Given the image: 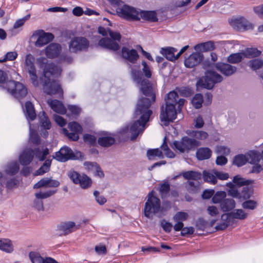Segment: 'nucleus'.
<instances>
[{"instance_id":"obj_1","label":"nucleus","mask_w":263,"mask_h":263,"mask_svg":"<svg viewBox=\"0 0 263 263\" xmlns=\"http://www.w3.org/2000/svg\"><path fill=\"white\" fill-rule=\"evenodd\" d=\"M131 74L133 81L140 85V90L145 97L139 98L136 105L135 114L140 116L139 119L125 125L120 132H143L152 114L150 107L156 101V89L149 80L143 79L140 71L132 69Z\"/></svg>"},{"instance_id":"obj_2","label":"nucleus","mask_w":263,"mask_h":263,"mask_svg":"<svg viewBox=\"0 0 263 263\" xmlns=\"http://www.w3.org/2000/svg\"><path fill=\"white\" fill-rule=\"evenodd\" d=\"M43 73L40 80L42 83L44 91L48 95L58 94L63 96V90L59 82L54 79L61 75L62 69L60 67L52 63H48L47 59L41 58L37 60Z\"/></svg>"},{"instance_id":"obj_3","label":"nucleus","mask_w":263,"mask_h":263,"mask_svg":"<svg viewBox=\"0 0 263 263\" xmlns=\"http://www.w3.org/2000/svg\"><path fill=\"white\" fill-rule=\"evenodd\" d=\"M165 106L161 107L160 118L162 124L167 126L170 122L176 118L177 111L175 106L178 105L179 109L183 105L185 100L179 98L178 94L175 91H170L165 98Z\"/></svg>"},{"instance_id":"obj_4","label":"nucleus","mask_w":263,"mask_h":263,"mask_svg":"<svg viewBox=\"0 0 263 263\" xmlns=\"http://www.w3.org/2000/svg\"><path fill=\"white\" fill-rule=\"evenodd\" d=\"M171 208L170 204L166 208L161 206L160 199L154 195L153 191L149 192L147 196V200L144 208V214L148 218H153L154 215H158L160 217L164 215V212Z\"/></svg>"},{"instance_id":"obj_5","label":"nucleus","mask_w":263,"mask_h":263,"mask_svg":"<svg viewBox=\"0 0 263 263\" xmlns=\"http://www.w3.org/2000/svg\"><path fill=\"white\" fill-rule=\"evenodd\" d=\"M223 78L221 75L213 70H208L205 72L204 77L200 78L197 82L198 87L211 89L215 84L221 82Z\"/></svg>"},{"instance_id":"obj_6","label":"nucleus","mask_w":263,"mask_h":263,"mask_svg":"<svg viewBox=\"0 0 263 263\" xmlns=\"http://www.w3.org/2000/svg\"><path fill=\"white\" fill-rule=\"evenodd\" d=\"M109 35L111 39L108 37L101 39L99 42V45L113 51L118 50L120 48L118 42L120 41V34L118 32L109 31Z\"/></svg>"},{"instance_id":"obj_7","label":"nucleus","mask_w":263,"mask_h":263,"mask_svg":"<svg viewBox=\"0 0 263 263\" xmlns=\"http://www.w3.org/2000/svg\"><path fill=\"white\" fill-rule=\"evenodd\" d=\"M6 88L15 98L20 100L24 98L27 94V89L22 83L14 80H10L6 83Z\"/></svg>"},{"instance_id":"obj_8","label":"nucleus","mask_w":263,"mask_h":263,"mask_svg":"<svg viewBox=\"0 0 263 263\" xmlns=\"http://www.w3.org/2000/svg\"><path fill=\"white\" fill-rule=\"evenodd\" d=\"M199 145L200 142L196 140L184 137L180 141H175L173 148H175L181 153H184L194 149Z\"/></svg>"},{"instance_id":"obj_9","label":"nucleus","mask_w":263,"mask_h":263,"mask_svg":"<svg viewBox=\"0 0 263 263\" xmlns=\"http://www.w3.org/2000/svg\"><path fill=\"white\" fill-rule=\"evenodd\" d=\"M34 58L31 54H28L25 57V67L29 74L32 85L37 87L39 86V81L36 74V69L34 64Z\"/></svg>"},{"instance_id":"obj_10","label":"nucleus","mask_w":263,"mask_h":263,"mask_svg":"<svg viewBox=\"0 0 263 263\" xmlns=\"http://www.w3.org/2000/svg\"><path fill=\"white\" fill-rule=\"evenodd\" d=\"M89 46L88 40L82 36L74 37L69 43V51L73 53L86 51Z\"/></svg>"},{"instance_id":"obj_11","label":"nucleus","mask_w":263,"mask_h":263,"mask_svg":"<svg viewBox=\"0 0 263 263\" xmlns=\"http://www.w3.org/2000/svg\"><path fill=\"white\" fill-rule=\"evenodd\" d=\"M68 176L74 184H79L83 189L89 187L92 184L91 179L85 174H80L74 171H70Z\"/></svg>"},{"instance_id":"obj_12","label":"nucleus","mask_w":263,"mask_h":263,"mask_svg":"<svg viewBox=\"0 0 263 263\" xmlns=\"http://www.w3.org/2000/svg\"><path fill=\"white\" fill-rule=\"evenodd\" d=\"M116 12L119 16L127 20H139L140 19L139 11L134 7L126 5L118 7L116 9Z\"/></svg>"},{"instance_id":"obj_13","label":"nucleus","mask_w":263,"mask_h":263,"mask_svg":"<svg viewBox=\"0 0 263 263\" xmlns=\"http://www.w3.org/2000/svg\"><path fill=\"white\" fill-rule=\"evenodd\" d=\"M32 37H37L35 42L36 47H41L47 44L54 39V35L49 32H45L43 30H37L35 31L32 36Z\"/></svg>"},{"instance_id":"obj_14","label":"nucleus","mask_w":263,"mask_h":263,"mask_svg":"<svg viewBox=\"0 0 263 263\" xmlns=\"http://www.w3.org/2000/svg\"><path fill=\"white\" fill-rule=\"evenodd\" d=\"M53 157L60 162H66L69 159L75 160L78 159L75 156L72 149L66 146L61 147L58 152L55 153Z\"/></svg>"},{"instance_id":"obj_15","label":"nucleus","mask_w":263,"mask_h":263,"mask_svg":"<svg viewBox=\"0 0 263 263\" xmlns=\"http://www.w3.org/2000/svg\"><path fill=\"white\" fill-rule=\"evenodd\" d=\"M231 25L238 30H246L253 29V25L243 17L233 19Z\"/></svg>"},{"instance_id":"obj_16","label":"nucleus","mask_w":263,"mask_h":263,"mask_svg":"<svg viewBox=\"0 0 263 263\" xmlns=\"http://www.w3.org/2000/svg\"><path fill=\"white\" fill-rule=\"evenodd\" d=\"M203 59L202 55L198 52H194L184 60V65L187 68H193L199 64Z\"/></svg>"},{"instance_id":"obj_17","label":"nucleus","mask_w":263,"mask_h":263,"mask_svg":"<svg viewBox=\"0 0 263 263\" xmlns=\"http://www.w3.org/2000/svg\"><path fill=\"white\" fill-rule=\"evenodd\" d=\"M217 70L226 76L232 75L236 71V67L227 63H217L215 65Z\"/></svg>"},{"instance_id":"obj_18","label":"nucleus","mask_w":263,"mask_h":263,"mask_svg":"<svg viewBox=\"0 0 263 263\" xmlns=\"http://www.w3.org/2000/svg\"><path fill=\"white\" fill-rule=\"evenodd\" d=\"M61 50V46L60 44L51 43L46 48L45 53L48 58L53 59L58 57Z\"/></svg>"},{"instance_id":"obj_19","label":"nucleus","mask_w":263,"mask_h":263,"mask_svg":"<svg viewBox=\"0 0 263 263\" xmlns=\"http://www.w3.org/2000/svg\"><path fill=\"white\" fill-rule=\"evenodd\" d=\"M59 230L66 235L73 232L79 229V225H77L73 221H65L58 226Z\"/></svg>"},{"instance_id":"obj_20","label":"nucleus","mask_w":263,"mask_h":263,"mask_svg":"<svg viewBox=\"0 0 263 263\" xmlns=\"http://www.w3.org/2000/svg\"><path fill=\"white\" fill-rule=\"evenodd\" d=\"M122 56L128 61L132 63H135L139 58V55L136 50L128 49L127 47H123L122 48Z\"/></svg>"},{"instance_id":"obj_21","label":"nucleus","mask_w":263,"mask_h":263,"mask_svg":"<svg viewBox=\"0 0 263 263\" xmlns=\"http://www.w3.org/2000/svg\"><path fill=\"white\" fill-rule=\"evenodd\" d=\"M221 222L215 227V229L217 231L224 230L234 223L230 213L222 214L221 216Z\"/></svg>"},{"instance_id":"obj_22","label":"nucleus","mask_w":263,"mask_h":263,"mask_svg":"<svg viewBox=\"0 0 263 263\" xmlns=\"http://www.w3.org/2000/svg\"><path fill=\"white\" fill-rule=\"evenodd\" d=\"M33 158V151L31 149H26L19 157V161L22 165H27L30 163Z\"/></svg>"},{"instance_id":"obj_23","label":"nucleus","mask_w":263,"mask_h":263,"mask_svg":"<svg viewBox=\"0 0 263 263\" xmlns=\"http://www.w3.org/2000/svg\"><path fill=\"white\" fill-rule=\"evenodd\" d=\"M47 103L54 111L60 114H66V109L61 101L58 100L49 99L47 100Z\"/></svg>"},{"instance_id":"obj_24","label":"nucleus","mask_w":263,"mask_h":263,"mask_svg":"<svg viewBox=\"0 0 263 263\" xmlns=\"http://www.w3.org/2000/svg\"><path fill=\"white\" fill-rule=\"evenodd\" d=\"M25 116L28 121H33L36 117L35 109L33 104L27 101L25 103V107L23 108Z\"/></svg>"},{"instance_id":"obj_25","label":"nucleus","mask_w":263,"mask_h":263,"mask_svg":"<svg viewBox=\"0 0 263 263\" xmlns=\"http://www.w3.org/2000/svg\"><path fill=\"white\" fill-rule=\"evenodd\" d=\"M0 250L7 253H12L14 251L12 241L7 238H0Z\"/></svg>"},{"instance_id":"obj_26","label":"nucleus","mask_w":263,"mask_h":263,"mask_svg":"<svg viewBox=\"0 0 263 263\" xmlns=\"http://www.w3.org/2000/svg\"><path fill=\"white\" fill-rule=\"evenodd\" d=\"M177 51V49L175 48L167 47L161 48L160 52L168 60L170 61H175V53Z\"/></svg>"},{"instance_id":"obj_27","label":"nucleus","mask_w":263,"mask_h":263,"mask_svg":"<svg viewBox=\"0 0 263 263\" xmlns=\"http://www.w3.org/2000/svg\"><path fill=\"white\" fill-rule=\"evenodd\" d=\"M139 16L145 20L155 22L158 21L156 13L154 11H139Z\"/></svg>"},{"instance_id":"obj_28","label":"nucleus","mask_w":263,"mask_h":263,"mask_svg":"<svg viewBox=\"0 0 263 263\" xmlns=\"http://www.w3.org/2000/svg\"><path fill=\"white\" fill-rule=\"evenodd\" d=\"M146 156L149 160H156L164 157L163 153L159 148L148 149L146 152Z\"/></svg>"},{"instance_id":"obj_29","label":"nucleus","mask_w":263,"mask_h":263,"mask_svg":"<svg viewBox=\"0 0 263 263\" xmlns=\"http://www.w3.org/2000/svg\"><path fill=\"white\" fill-rule=\"evenodd\" d=\"M196 155L198 160H205L211 157L212 151L208 147H202L197 149Z\"/></svg>"},{"instance_id":"obj_30","label":"nucleus","mask_w":263,"mask_h":263,"mask_svg":"<svg viewBox=\"0 0 263 263\" xmlns=\"http://www.w3.org/2000/svg\"><path fill=\"white\" fill-rule=\"evenodd\" d=\"M20 166L18 163L16 161H12L7 164L5 172L7 174L14 175L18 172Z\"/></svg>"},{"instance_id":"obj_31","label":"nucleus","mask_w":263,"mask_h":263,"mask_svg":"<svg viewBox=\"0 0 263 263\" xmlns=\"http://www.w3.org/2000/svg\"><path fill=\"white\" fill-rule=\"evenodd\" d=\"M235 207V202L233 199H224L220 203V208L223 212H228Z\"/></svg>"},{"instance_id":"obj_32","label":"nucleus","mask_w":263,"mask_h":263,"mask_svg":"<svg viewBox=\"0 0 263 263\" xmlns=\"http://www.w3.org/2000/svg\"><path fill=\"white\" fill-rule=\"evenodd\" d=\"M39 123L41 128L44 130H49L51 126V123L49 118L45 116V112L39 115Z\"/></svg>"},{"instance_id":"obj_33","label":"nucleus","mask_w":263,"mask_h":263,"mask_svg":"<svg viewBox=\"0 0 263 263\" xmlns=\"http://www.w3.org/2000/svg\"><path fill=\"white\" fill-rule=\"evenodd\" d=\"M203 178L204 181L212 184L217 183V178L215 174V170L212 171H204L203 172Z\"/></svg>"},{"instance_id":"obj_34","label":"nucleus","mask_w":263,"mask_h":263,"mask_svg":"<svg viewBox=\"0 0 263 263\" xmlns=\"http://www.w3.org/2000/svg\"><path fill=\"white\" fill-rule=\"evenodd\" d=\"M182 176L186 180H198L201 178L202 175L200 173L189 171L182 173Z\"/></svg>"},{"instance_id":"obj_35","label":"nucleus","mask_w":263,"mask_h":263,"mask_svg":"<svg viewBox=\"0 0 263 263\" xmlns=\"http://www.w3.org/2000/svg\"><path fill=\"white\" fill-rule=\"evenodd\" d=\"M115 142V139L110 136H103L98 139V143L102 147H109L112 145Z\"/></svg>"},{"instance_id":"obj_36","label":"nucleus","mask_w":263,"mask_h":263,"mask_svg":"<svg viewBox=\"0 0 263 263\" xmlns=\"http://www.w3.org/2000/svg\"><path fill=\"white\" fill-rule=\"evenodd\" d=\"M230 213L234 221H235V219L243 220L246 219L248 217V214L242 209H236Z\"/></svg>"},{"instance_id":"obj_37","label":"nucleus","mask_w":263,"mask_h":263,"mask_svg":"<svg viewBox=\"0 0 263 263\" xmlns=\"http://www.w3.org/2000/svg\"><path fill=\"white\" fill-rule=\"evenodd\" d=\"M248 162L251 164H256L258 162L260 159V154L254 151L249 152L247 155Z\"/></svg>"},{"instance_id":"obj_38","label":"nucleus","mask_w":263,"mask_h":263,"mask_svg":"<svg viewBox=\"0 0 263 263\" xmlns=\"http://www.w3.org/2000/svg\"><path fill=\"white\" fill-rule=\"evenodd\" d=\"M260 54L261 51L256 48H248L243 52V56L249 58L258 57Z\"/></svg>"},{"instance_id":"obj_39","label":"nucleus","mask_w":263,"mask_h":263,"mask_svg":"<svg viewBox=\"0 0 263 263\" xmlns=\"http://www.w3.org/2000/svg\"><path fill=\"white\" fill-rule=\"evenodd\" d=\"M33 151V156H35L40 161L45 159L46 156L49 154V150L46 148L43 151H41L39 148H36Z\"/></svg>"},{"instance_id":"obj_40","label":"nucleus","mask_w":263,"mask_h":263,"mask_svg":"<svg viewBox=\"0 0 263 263\" xmlns=\"http://www.w3.org/2000/svg\"><path fill=\"white\" fill-rule=\"evenodd\" d=\"M203 103V98L201 93L196 94L192 100V105L196 109L200 108Z\"/></svg>"},{"instance_id":"obj_41","label":"nucleus","mask_w":263,"mask_h":263,"mask_svg":"<svg viewBox=\"0 0 263 263\" xmlns=\"http://www.w3.org/2000/svg\"><path fill=\"white\" fill-rule=\"evenodd\" d=\"M51 164V161L50 160L47 159L44 163L43 165L40 167L39 169H38L35 173V175H42L45 173L48 172L50 170V166Z\"/></svg>"},{"instance_id":"obj_42","label":"nucleus","mask_w":263,"mask_h":263,"mask_svg":"<svg viewBox=\"0 0 263 263\" xmlns=\"http://www.w3.org/2000/svg\"><path fill=\"white\" fill-rule=\"evenodd\" d=\"M29 257L32 263H43L44 259L39 253L34 251L29 253Z\"/></svg>"},{"instance_id":"obj_43","label":"nucleus","mask_w":263,"mask_h":263,"mask_svg":"<svg viewBox=\"0 0 263 263\" xmlns=\"http://www.w3.org/2000/svg\"><path fill=\"white\" fill-rule=\"evenodd\" d=\"M247 155L240 154L236 156L233 160V164L237 166H241L248 162Z\"/></svg>"},{"instance_id":"obj_44","label":"nucleus","mask_w":263,"mask_h":263,"mask_svg":"<svg viewBox=\"0 0 263 263\" xmlns=\"http://www.w3.org/2000/svg\"><path fill=\"white\" fill-rule=\"evenodd\" d=\"M243 56V53H233L228 57V61L230 63H237L241 61Z\"/></svg>"},{"instance_id":"obj_45","label":"nucleus","mask_w":263,"mask_h":263,"mask_svg":"<svg viewBox=\"0 0 263 263\" xmlns=\"http://www.w3.org/2000/svg\"><path fill=\"white\" fill-rule=\"evenodd\" d=\"M233 181L238 186H241L243 185H249L253 182V181L250 180H245L243 178H241L239 176H235L233 178Z\"/></svg>"},{"instance_id":"obj_46","label":"nucleus","mask_w":263,"mask_h":263,"mask_svg":"<svg viewBox=\"0 0 263 263\" xmlns=\"http://www.w3.org/2000/svg\"><path fill=\"white\" fill-rule=\"evenodd\" d=\"M249 65L251 69L256 70L263 66V60L260 59H256L250 61Z\"/></svg>"},{"instance_id":"obj_47","label":"nucleus","mask_w":263,"mask_h":263,"mask_svg":"<svg viewBox=\"0 0 263 263\" xmlns=\"http://www.w3.org/2000/svg\"><path fill=\"white\" fill-rule=\"evenodd\" d=\"M56 191V190H48L44 192H40L35 193V196L37 199H45L53 195Z\"/></svg>"},{"instance_id":"obj_48","label":"nucleus","mask_w":263,"mask_h":263,"mask_svg":"<svg viewBox=\"0 0 263 263\" xmlns=\"http://www.w3.org/2000/svg\"><path fill=\"white\" fill-rule=\"evenodd\" d=\"M226 196V193L224 191H218L213 196L212 201L214 203H221L223 199Z\"/></svg>"},{"instance_id":"obj_49","label":"nucleus","mask_w":263,"mask_h":263,"mask_svg":"<svg viewBox=\"0 0 263 263\" xmlns=\"http://www.w3.org/2000/svg\"><path fill=\"white\" fill-rule=\"evenodd\" d=\"M257 204V202L256 201L248 200L242 203V207L244 209L253 210L256 208Z\"/></svg>"},{"instance_id":"obj_50","label":"nucleus","mask_w":263,"mask_h":263,"mask_svg":"<svg viewBox=\"0 0 263 263\" xmlns=\"http://www.w3.org/2000/svg\"><path fill=\"white\" fill-rule=\"evenodd\" d=\"M166 136L164 137V142L163 144L161 145V148L163 149V151L164 152L165 155L170 158H174L175 156V155L174 153L168 147L166 141Z\"/></svg>"},{"instance_id":"obj_51","label":"nucleus","mask_w":263,"mask_h":263,"mask_svg":"<svg viewBox=\"0 0 263 263\" xmlns=\"http://www.w3.org/2000/svg\"><path fill=\"white\" fill-rule=\"evenodd\" d=\"M170 186L167 182L161 184L159 188V191L162 197L165 196L169 192Z\"/></svg>"},{"instance_id":"obj_52","label":"nucleus","mask_w":263,"mask_h":263,"mask_svg":"<svg viewBox=\"0 0 263 263\" xmlns=\"http://www.w3.org/2000/svg\"><path fill=\"white\" fill-rule=\"evenodd\" d=\"M83 140L90 145H95L96 144L97 138L92 135L86 134L83 136Z\"/></svg>"},{"instance_id":"obj_53","label":"nucleus","mask_w":263,"mask_h":263,"mask_svg":"<svg viewBox=\"0 0 263 263\" xmlns=\"http://www.w3.org/2000/svg\"><path fill=\"white\" fill-rule=\"evenodd\" d=\"M141 65L143 66L142 69V72L144 75V76L147 78H150L152 77V71L151 70V68L149 66H148L146 62L144 61H143L141 62Z\"/></svg>"},{"instance_id":"obj_54","label":"nucleus","mask_w":263,"mask_h":263,"mask_svg":"<svg viewBox=\"0 0 263 263\" xmlns=\"http://www.w3.org/2000/svg\"><path fill=\"white\" fill-rule=\"evenodd\" d=\"M68 127L70 130L71 132H82L83 130L81 125L78 122L75 121L69 123L68 125Z\"/></svg>"},{"instance_id":"obj_55","label":"nucleus","mask_w":263,"mask_h":263,"mask_svg":"<svg viewBox=\"0 0 263 263\" xmlns=\"http://www.w3.org/2000/svg\"><path fill=\"white\" fill-rule=\"evenodd\" d=\"M230 149L224 146H217L216 148V154L218 155H220L221 156H227L230 154Z\"/></svg>"},{"instance_id":"obj_56","label":"nucleus","mask_w":263,"mask_h":263,"mask_svg":"<svg viewBox=\"0 0 263 263\" xmlns=\"http://www.w3.org/2000/svg\"><path fill=\"white\" fill-rule=\"evenodd\" d=\"M188 217V214L187 213L183 212H177L174 216L173 219L175 221H184Z\"/></svg>"},{"instance_id":"obj_57","label":"nucleus","mask_w":263,"mask_h":263,"mask_svg":"<svg viewBox=\"0 0 263 263\" xmlns=\"http://www.w3.org/2000/svg\"><path fill=\"white\" fill-rule=\"evenodd\" d=\"M49 178H44L40 180L34 186V189H38L42 187H48Z\"/></svg>"},{"instance_id":"obj_58","label":"nucleus","mask_w":263,"mask_h":263,"mask_svg":"<svg viewBox=\"0 0 263 263\" xmlns=\"http://www.w3.org/2000/svg\"><path fill=\"white\" fill-rule=\"evenodd\" d=\"M240 201L246 200L250 197L249 189L247 186L243 187L240 192Z\"/></svg>"},{"instance_id":"obj_59","label":"nucleus","mask_w":263,"mask_h":263,"mask_svg":"<svg viewBox=\"0 0 263 263\" xmlns=\"http://www.w3.org/2000/svg\"><path fill=\"white\" fill-rule=\"evenodd\" d=\"M30 17V15H27L23 17L22 18L18 19L16 21V22L14 23L13 25V28L14 29H17L19 27L22 26L25 22L28 20Z\"/></svg>"},{"instance_id":"obj_60","label":"nucleus","mask_w":263,"mask_h":263,"mask_svg":"<svg viewBox=\"0 0 263 263\" xmlns=\"http://www.w3.org/2000/svg\"><path fill=\"white\" fill-rule=\"evenodd\" d=\"M67 108L71 112V114L73 115L78 116L80 114L81 111V108L78 105H68L67 106Z\"/></svg>"},{"instance_id":"obj_61","label":"nucleus","mask_w":263,"mask_h":263,"mask_svg":"<svg viewBox=\"0 0 263 263\" xmlns=\"http://www.w3.org/2000/svg\"><path fill=\"white\" fill-rule=\"evenodd\" d=\"M160 224L165 232L170 233L172 231L173 225L171 223L163 219L161 221Z\"/></svg>"},{"instance_id":"obj_62","label":"nucleus","mask_w":263,"mask_h":263,"mask_svg":"<svg viewBox=\"0 0 263 263\" xmlns=\"http://www.w3.org/2000/svg\"><path fill=\"white\" fill-rule=\"evenodd\" d=\"M200 46H202L203 49L205 50H211L214 48V44L211 41L197 45L195 46V49H197V48Z\"/></svg>"},{"instance_id":"obj_63","label":"nucleus","mask_w":263,"mask_h":263,"mask_svg":"<svg viewBox=\"0 0 263 263\" xmlns=\"http://www.w3.org/2000/svg\"><path fill=\"white\" fill-rule=\"evenodd\" d=\"M18 181L15 178H12L8 179L6 183V187L8 189H12L17 186Z\"/></svg>"},{"instance_id":"obj_64","label":"nucleus","mask_w":263,"mask_h":263,"mask_svg":"<svg viewBox=\"0 0 263 263\" xmlns=\"http://www.w3.org/2000/svg\"><path fill=\"white\" fill-rule=\"evenodd\" d=\"M253 11L260 18H263V4L254 7Z\"/></svg>"}]
</instances>
